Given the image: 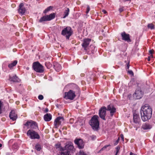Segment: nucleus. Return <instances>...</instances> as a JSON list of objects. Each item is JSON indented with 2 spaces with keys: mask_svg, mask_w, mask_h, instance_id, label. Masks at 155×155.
Instances as JSON below:
<instances>
[{
  "mask_svg": "<svg viewBox=\"0 0 155 155\" xmlns=\"http://www.w3.org/2000/svg\"><path fill=\"white\" fill-rule=\"evenodd\" d=\"M17 60H15L12 63L9 64L8 65V67L10 69L12 68V67L15 66L17 63Z\"/></svg>",
  "mask_w": 155,
  "mask_h": 155,
  "instance_id": "nucleus-25",
  "label": "nucleus"
},
{
  "mask_svg": "<svg viewBox=\"0 0 155 155\" xmlns=\"http://www.w3.org/2000/svg\"><path fill=\"white\" fill-rule=\"evenodd\" d=\"M150 57H149L148 58H147V61H150Z\"/></svg>",
  "mask_w": 155,
  "mask_h": 155,
  "instance_id": "nucleus-47",
  "label": "nucleus"
},
{
  "mask_svg": "<svg viewBox=\"0 0 155 155\" xmlns=\"http://www.w3.org/2000/svg\"><path fill=\"white\" fill-rule=\"evenodd\" d=\"M2 120H3V119H2Z\"/></svg>",
  "mask_w": 155,
  "mask_h": 155,
  "instance_id": "nucleus-55",
  "label": "nucleus"
},
{
  "mask_svg": "<svg viewBox=\"0 0 155 155\" xmlns=\"http://www.w3.org/2000/svg\"><path fill=\"white\" fill-rule=\"evenodd\" d=\"M152 126L148 124H144L142 125V128L144 130H148L150 129Z\"/></svg>",
  "mask_w": 155,
  "mask_h": 155,
  "instance_id": "nucleus-23",
  "label": "nucleus"
},
{
  "mask_svg": "<svg viewBox=\"0 0 155 155\" xmlns=\"http://www.w3.org/2000/svg\"><path fill=\"white\" fill-rule=\"evenodd\" d=\"M116 151L115 152V155H117L118 153H119V150L120 149V147L119 146H117L116 148Z\"/></svg>",
  "mask_w": 155,
  "mask_h": 155,
  "instance_id": "nucleus-29",
  "label": "nucleus"
},
{
  "mask_svg": "<svg viewBox=\"0 0 155 155\" xmlns=\"http://www.w3.org/2000/svg\"><path fill=\"white\" fill-rule=\"evenodd\" d=\"M2 120H3V119H2Z\"/></svg>",
  "mask_w": 155,
  "mask_h": 155,
  "instance_id": "nucleus-54",
  "label": "nucleus"
},
{
  "mask_svg": "<svg viewBox=\"0 0 155 155\" xmlns=\"http://www.w3.org/2000/svg\"><path fill=\"white\" fill-rule=\"evenodd\" d=\"M114 107L113 106L110 105H108L107 107V110L108 111H110L112 109V108Z\"/></svg>",
  "mask_w": 155,
  "mask_h": 155,
  "instance_id": "nucleus-34",
  "label": "nucleus"
},
{
  "mask_svg": "<svg viewBox=\"0 0 155 155\" xmlns=\"http://www.w3.org/2000/svg\"><path fill=\"white\" fill-rule=\"evenodd\" d=\"M130 0H124V2H126V1H129Z\"/></svg>",
  "mask_w": 155,
  "mask_h": 155,
  "instance_id": "nucleus-50",
  "label": "nucleus"
},
{
  "mask_svg": "<svg viewBox=\"0 0 155 155\" xmlns=\"http://www.w3.org/2000/svg\"><path fill=\"white\" fill-rule=\"evenodd\" d=\"M35 149L38 151H40L41 149V146L39 144H37L35 146Z\"/></svg>",
  "mask_w": 155,
  "mask_h": 155,
  "instance_id": "nucleus-31",
  "label": "nucleus"
},
{
  "mask_svg": "<svg viewBox=\"0 0 155 155\" xmlns=\"http://www.w3.org/2000/svg\"><path fill=\"white\" fill-rule=\"evenodd\" d=\"M107 110L106 107L104 106L100 108L99 111V115L100 117L104 120H106L105 117Z\"/></svg>",
  "mask_w": 155,
  "mask_h": 155,
  "instance_id": "nucleus-8",
  "label": "nucleus"
},
{
  "mask_svg": "<svg viewBox=\"0 0 155 155\" xmlns=\"http://www.w3.org/2000/svg\"><path fill=\"white\" fill-rule=\"evenodd\" d=\"M44 119L45 121H49L52 119V116L50 114H46L44 115Z\"/></svg>",
  "mask_w": 155,
  "mask_h": 155,
  "instance_id": "nucleus-20",
  "label": "nucleus"
},
{
  "mask_svg": "<svg viewBox=\"0 0 155 155\" xmlns=\"http://www.w3.org/2000/svg\"><path fill=\"white\" fill-rule=\"evenodd\" d=\"M64 150H66L68 152V155H70V151L74 149L73 144L71 142H69L67 143L64 148Z\"/></svg>",
  "mask_w": 155,
  "mask_h": 155,
  "instance_id": "nucleus-10",
  "label": "nucleus"
},
{
  "mask_svg": "<svg viewBox=\"0 0 155 155\" xmlns=\"http://www.w3.org/2000/svg\"><path fill=\"white\" fill-rule=\"evenodd\" d=\"M130 155H137L134 154L133 153H132L131 152L130 153Z\"/></svg>",
  "mask_w": 155,
  "mask_h": 155,
  "instance_id": "nucleus-48",
  "label": "nucleus"
},
{
  "mask_svg": "<svg viewBox=\"0 0 155 155\" xmlns=\"http://www.w3.org/2000/svg\"><path fill=\"white\" fill-rule=\"evenodd\" d=\"M143 95V92L141 90L140 88L138 87L134 94V97H135L137 99H140L142 97Z\"/></svg>",
  "mask_w": 155,
  "mask_h": 155,
  "instance_id": "nucleus-9",
  "label": "nucleus"
},
{
  "mask_svg": "<svg viewBox=\"0 0 155 155\" xmlns=\"http://www.w3.org/2000/svg\"><path fill=\"white\" fill-rule=\"evenodd\" d=\"M72 32L71 28L70 27H67L62 31L61 34L63 36H65L66 38L69 39L72 35Z\"/></svg>",
  "mask_w": 155,
  "mask_h": 155,
  "instance_id": "nucleus-3",
  "label": "nucleus"
},
{
  "mask_svg": "<svg viewBox=\"0 0 155 155\" xmlns=\"http://www.w3.org/2000/svg\"><path fill=\"white\" fill-rule=\"evenodd\" d=\"M54 68L57 71L59 72L61 70V67L60 64L55 63L54 65Z\"/></svg>",
  "mask_w": 155,
  "mask_h": 155,
  "instance_id": "nucleus-22",
  "label": "nucleus"
},
{
  "mask_svg": "<svg viewBox=\"0 0 155 155\" xmlns=\"http://www.w3.org/2000/svg\"><path fill=\"white\" fill-rule=\"evenodd\" d=\"M141 118L143 121H146L150 119L152 114L151 107L148 104L142 106L140 110Z\"/></svg>",
  "mask_w": 155,
  "mask_h": 155,
  "instance_id": "nucleus-1",
  "label": "nucleus"
},
{
  "mask_svg": "<svg viewBox=\"0 0 155 155\" xmlns=\"http://www.w3.org/2000/svg\"><path fill=\"white\" fill-rule=\"evenodd\" d=\"M130 67V65H129V61L127 64V68L128 69H129Z\"/></svg>",
  "mask_w": 155,
  "mask_h": 155,
  "instance_id": "nucleus-43",
  "label": "nucleus"
},
{
  "mask_svg": "<svg viewBox=\"0 0 155 155\" xmlns=\"http://www.w3.org/2000/svg\"><path fill=\"white\" fill-rule=\"evenodd\" d=\"M56 149L61 151V155H68V152L66 150H64V148L61 146L60 144L57 143L55 145Z\"/></svg>",
  "mask_w": 155,
  "mask_h": 155,
  "instance_id": "nucleus-13",
  "label": "nucleus"
},
{
  "mask_svg": "<svg viewBox=\"0 0 155 155\" xmlns=\"http://www.w3.org/2000/svg\"><path fill=\"white\" fill-rule=\"evenodd\" d=\"M150 57V58H152L153 57V55H152V54H151V55Z\"/></svg>",
  "mask_w": 155,
  "mask_h": 155,
  "instance_id": "nucleus-49",
  "label": "nucleus"
},
{
  "mask_svg": "<svg viewBox=\"0 0 155 155\" xmlns=\"http://www.w3.org/2000/svg\"><path fill=\"white\" fill-rule=\"evenodd\" d=\"M48 108H46L45 110H44V111L45 112H48Z\"/></svg>",
  "mask_w": 155,
  "mask_h": 155,
  "instance_id": "nucleus-45",
  "label": "nucleus"
},
{
  "mask_svg": "<svg viewBox=\"0 0 155 155\" xmlns=\"http://www.w3.org/2000/svg\"><path fill=\"white\" fill-rule=\"evenodd\" d=\"M110 115L112 116L114 113L116 112V109L114 107L112 108V109L110 110Z\"/></svg>",
  "mask_w": 155,
  "mask_h": 155,
  "instance_id": "nucleus-27",
  "label": "nucleus"
},
{
  "mask_svg": "<svg viewBox=\"0 0 155 155\" xmlns=\"http://www.w3.org/2000/svg\"><path fill=\"white\" fill-rule=\"evenodd\" d=\"M120 137L123 141H124V137L123 134H121L120 135Z\"/></svg>",
  "mask_w": 155,
  "mask_h": 155,
  "instance_id": "nucleus-40",
  "label": "nucleus"
},
{
  "mask_svg": "<svg viewBox=\"0 0 155 155\" xmlns=\"http://www.w3.org/2000/svg\"><path fill=\"white\" fill-rule=\"evenodd\" d=\"M55 17V14L54 13L51 14L49 15L44 16L41 18L39 20V22H42L49 21L54 18Z\"/></svg>",
  "mask_w": 155,
  "mask_h": 155,
  "instance_id": "nucleus-5",
  "label": "nucleus"
},
{
  "mask_svg": "<svg viewBox=\"0 0 155 155\" xmlns=\"http://www.w3.org/2000/svg\"><path fill=\"white\" fill-rule=\"evenodd\" d=\"M90 7L89 5H87V10L86 12V14H87L90 11Z\"/></svg>",
  "mask_w": 155,
  "mask_h": 155,
  "instance_id": "nucleus-37",
  "label": "nucleus"
},
{
  "mask_svg": "<svg viewBox=\"0 0 155 155\" xmlns=\"http://www.w3.org/2000/svg\"><path fill=\"white\" fill-rule=\"evenodd\" d=\"M75 144L77 145L79 149H82L84 148V142L81 139H77L74 140Z\"/></svg>",
  "mask_w": 155,
  "mask_h": 155,
  "instance_id": "nucleus-14",
  "label": "nucleus"
},
{
  "mask_svg": "<svg viewBox=\"0 0 155 155\" xmlns=\"http://www.w3.org/2000/svg\"><path fill=\"white\" fill-rule=\"evenodd\" d=\"M80 155H87L86 153H85L83 151L80 152Z\"/></svg>",
  "mask_w": 155,
  "mask_h": 155,
  "instance_id": "nucleus-41",
  "label": "nucleus"
},
{
  "mask_svg": "<svg viewBox=\"0 0 155 155\" xmlns=\"http://www.w3.org/2000/svg\"><path fill=\"white\" fill-rule=\"evenodd\" d=\"M123 8H124L123 7H122L119 9V11L120 12V13L123 11V10H124Z\"/></svg>",
  "mask_w": 155,
  "mask_h": 155,
  "instance_id": "nucleus-38",
  "label": "nucleus"
},
{
  "mask_svg": "<svg viewBox=\"0 0 155 155\" xmlns=\"http://www.w3.org/2000/svg\"><path fill=\"white\" fill-rule=\"evenodd\" d=\"M69 12L70 10L69 8H66L65 9L64 12V16L63 17V18H65L66 17L68 16L69 15Z\"/></svg>",
  "mask_w": 155,
  "mask_h": 155,
  "instance_id": "nucleus-24",
  "label": "nucleus"
},
{
  "mask_svg": "<svg viewBox=\"0 0 155 155\" xmlns=\"http://www.w3.org/2000/svg\"><path fill=\"white\" fill-rule=\"evenodd\" d=\"M2 104L1 102V101H0V114H1L2 113Z\"/></svg>",
  "mask_w": 155,
  "mask_h": 155,
  "instance_id": "nucleus-32",
  "label": "nucleus"
},
{
  "mask_svg": "<svg viewBox=\"0 0 155 155\" xmlns=\"http://www.w3.org/2000/svg\"><path fill=\"white\" fill-rule=\"evenodd\" d=\"M38 98L40 100H42L44 98L43 96L42 95H39L38 96Z\"/></svg>",
  "mask_w": 155,
  "mask_h": 155,
  "instance_id": "nucleus-36",
  "label": "nucleus"
},
{
  "mask_svg": "<svg viewBox=\"0 0 155 155\" xmlns=\"http://www.w3.org/2000/svg\"><path fill=\"white\" fill-rule=\"evenodd\" d=\"M121 35L123 40L127 41L128 42H131V40L130 38L129 34H126L125 32H123L121 33Z\"/></svg>",
  "mask_w": 155,
  "mask_h": 155,
  "instance_id": "nucleus-12",
  "label": "nucleus"
},
{
  "mask_svg": "<svg viewBox=\"0 0 155 155\" xmlns=\"http://www.w3.org/2000/svg\"><path fill=\"white\" fill-rule=\"evenodd\" d=\"M27 134V136L31 139H39L40 138V136L37 133L33 130H29Z\"/></svg>",
  "mask_w": 155,
  "mask_h": 155,
  "instance_id": "nucleus-6",
  "label": "nucleus"
},
{
  "mask_svg": "<svg viewBox=\"0 0 155 155\" xmlns=\"http://www.w3.org/2000/svg\"><path fill=\"white\" fill-rule=\"evenodd\" d=\"M147 27L148 28H150L151 30L154 29V25L152 23L149 24L147 25Z\"/></svg>",
  "mask_w": 155,
  "mask_h": 155,
  "instance_id": "nucleus-28",
  "label": "nucleus"
},
{
  "mask_svg": "<svg viewBox=\"0 0 155 155\" xmlns=\"http://www.w3.org/2000/svg\"><path fill=\"white\" fill-rule=\"evenodd\" d=\"M91 46H92V49L91 50V52L92 53H94L95 51H96V49H95V47L93 45H91Z\"/></svg>",
  "mask_w": 155,
  "mask_h": 155,
  "instance_id": "nucleus-33",
  "label": "nucleus"
},
{
  "mask_svg": "<svg viewBox=\"0 0 155 155\" xmlns=\"http://www.w3.org/2000/svg\"><path fill=\"white\" fill-rule=\"evenodd\" d=\"M91 40V39L88 38L83 40V43H82V46L84 48V50H86V48L89 45Z\"/></svg>",
  "mask_w": 155,
  "mask_h": 155,
  "instance_id": "nucleus-15",
  "label": "nucleus"
},
{
  "mask_svg": "<svg viewBox=\"0 0 155 155\" xmlns=\"http://www.w3.org/2000/svg\"><path fill=\"white\" fill-rule=\"evenodd\" d=\"M83 75H84V74H81V76H83Z\"/></svg>",
  "mask_w": 155,
  "mask_h": 155,
  "instance_id": "nucleus-53",
  "label": "nucleus"
},
{
  "mask_svg": "<svg viewBox=\"0 0 155 155\" xmlns=\"http://www.w3.org/2000/svg\"><path fill=\"white\" fill-rule=\"evenodd\" d=\"M59 131L60 132H61V131L60 130H59Z\"/></svg>",
  "mask_w": 155,
  "mask_h": 155,
  "instance_id": "nucleus-52",
  "label": "nucleus"
},
{
  "mask_svg": "<svg viewBox=\"0 0 155 155\" xmlns=\"http://www.w3.org/2000/svg\"><path fill=\"white\" fill-rule=\"evenodd\" d=\"M2 146V144L0 143V147H1Z\"/></svg>",
  "mask_w": 155,
  "mask_h": 155,
  "instance_id": "nucleus-51",
  "label": "nucleus"
},
{
  "mask_svg": "<svg viewBox=\"0 0 155 155\" xmlns=\"http://www.w3.org/2000/svg\"><path fill=\"white\" fill-rule=\"evenodd\" d=\"M9 80L13 82H19L20 80L16 75L12 76H9Z\"/></svg>",
  "mask_w": 155,
  "mask_h": 155,
  "instance_id": "nucleus-19",
  "label": "nucleus"
},
{
  "mask_svg": "<svg viewBox=\"0 0 155 155\" xmlns=\"http://www.w3.org/2000/svg\"><path fill=\"white\" fill-rule=\"evenodd\" d=\"M133 120L134 123L135 124H138L140 120L139 115L136 114H134Z\"/></svg>",
  "mask_w": 155,
  "mask_h": 155,
  "instance_id": "nucleus-21",
  "label": "nucleus"
},
{
  "mask_svg": "<svg viewBox=\"0 0 155 155\" xmlns=\"http://www.w3.org/2000/svg\"><path fill=\"white\" fill-rule=\"evenodd\" d=\"M33 68L37 72L42 73L44 71L43 66L38 61L33 63Z\"/></svg>",
  "mask_w": 155,
  "mask_h": 155,
  "instance_id": "nucleus-4",
  "label": "nucleus"
},
{
  "mask_svg": "<svg viewBox=\"0 0 155 155\" xmlns=\"http://www.w3.org/2000/svg\"><path fill=\"white\" fill-rule=\"evenodd\" d=\"M90 137L92 140H94L96 138V136L94 135H92Z\"/></svg>",
  "mask_w": 155,
  "mask_h": 155,
  "instance_id": "nucleus-35",
  "label": "nucleus"
},
{
  "mask_svg": "<svg viewBox=\"0 0 155 155\" xmlns=\"http://www.w3.org/2000/svg\"><path fill=\"white\" fill-rule=\"evenodd\" d=\"M128 73L130 74L133 75L134 73L131 70H129L128 71Z\"/></svg>",
  "mask_w": 155,
  "mask_h": 155,
  "instance_id": "nucleus-39",
  "label": "nucleus"
},
{
  "mask_svg": "<svg viewBox=\"0 0 155 155\" xmlns=\"http://www.w3.org/2000/svg\"><path fill=\"white\" fill-rule=\"evenodd\" d=\"M111 145L110 144H109L108 145L104 146L102 148H101L100 151H102L104 150H105L107 149V148H108V149H107V150H109L110 149V147Z\"/></svg>",
  "mask_w": 155,
  "mask_h": 155,
  "instance_id": "nucleus-26",
  "label": "nucleus"
},
{
  "mask_svg": "<svg viewBox=\"0 0 155 155\" xmlns=\"http://www.w3.org/2000/svg\"><path fill=\"white\" fill-rule=\"evenodd\" d=\"M64 120V118L63 117H59L56 118L54 121V125L55 126H57V125H60L61 123V121Z\"/></svg>",
  "mask_w": 155,
  "mask_h": 155,
  "instance_id": "nucleus-18",
  "label": "nucleus"
},
{
  "mask_svg": "<svg viewBox=\"0 0 155 155\" xmlns=\"http://www.w3.org/2000/svg\"><path fill=\"white\" fill-rule=\"evenodd\" d=\"M119 140H120V138L119 137H118V139H117V141H116V143H115V145H117V144L119 142Z\"/></svg>",
  "mask_w": 155,
  "mask_h": 155,
  "instance_id": "nucleus-42",
  "label": "nucleus"
},
{
  "mask_svg": "<svg viewBox=\"0 0 155 155\" xmlns=\"http://www.w3.org/2000/svg\"><path fill=\"white\" fill-rule=\"evenodd\" d=\"M102 12H103L104 14H106L107 13L106 11L104 9L102 10Z\"/></svg>",
  "mask_w": 155,
  "mask_h": 155,
  "instance_id": "nucleus-46",
  "label": "nucleus"
},
{
  "mask_svg": "<svg viewBox=\"0 0 155 155\" xmlns=\"http://www.w3.org/2000/svg\"><path fill=\"white\" fill-rule=\"evenodd\" d=\"M23 6L24 4L23 3H21L19 6V8H18V12L19 14L22 15L25 13L26 10L25 8Z\"/></svg>",
  "mask_w": 155,
  "mask_h": 155,
  "instance_id": "nucleus-17",
  "label": "nucleus"
},
{
  "mask_svg": "<svg viewBox=\"0 0 155 155\" xmlns=\"http://www.w3.org/2000/svg\"><path fill=\"white\" fill-rule=\"evenodd\" d=\"M9 117L13 121L15 120L17 118V114L14 110H12L9 114Z\"/></svg>",
  "mask_w": 155,
  "mask_h": 155,
  "instance_id": "nucleus-16",
  "label": "nucleus"
},
{
  "mask_svg": "<svg viewBox=\"0 0 155 155\" xmlns=\"http://www.w3.org/2000/svg\"><path fill=\"white\" fill-rule=\"evenodd\" d=\"M52 7L51 6H49L45 10L44 12V13H46L48 11H49L51 9H52Z\"/></svg>",
  "mask_w": 155,
  "mask_h": 155,
  "instance_id": "nucleus-30",
  "label": "nucleus"
},
{
  "mask_svg": "<svg viewBox=\"0 0 155 155\" xmlns=\"http://www.w3.org/2000/svg\"><path fill=\"white\" fill-rule=\"evenodd\" d=\"M98 116L94 115L91 118L90 122V124L93 129L94 130H97L99 127V122L98 120Z\"/></svg>",
  "mask_w": 155,
  "mask_h": 155,
  "instance_id": "nucleus-2",
  "label": "nucleus"
},
{
  "mask_svg": "<svg viewBox=\"0 0 155 155\" xmlns=\"http://www.w3.org/2000/svg\"><path fill=\"white\" fill-rule=\"evenodd\" d=\"M64 94V98L71 100H73L75 97L74 92L71 90H70L68 92H65Z\"/></svg>",
  "mask_w": 155,
  "mask_h": 155,
  "instance_id": "nucleus-7",
  "label": "nucleus"
},
{
  "mask_svg": "<svg viewBox=\"0 0 155 155\" xmlns=\"http://www.w3.org/2000/svg\"><path fill=\"white\" fill-rule=\"evenodd\" d=\"M153 50H150L149 51L150 54H152L153 53Z\"/></svg>",
  "mask_w": 155,
  "mask_h": 155,
  "instance_id": "nucleus-44",
  "label": "nucleus"
},
{
  "mask_svg": "<svg viewBox=\"0 0 155 155\" xmlns=\"http://www.w3.org/2000/svg\"><path fill=\"white\" fill-rule=\"evenodd\" d=\"M24 125L28 126V128H31L32 129H35L38 126L36 123L32 120L28 121Z\"/></svg>",
  "mask_w": 155,
  "mask_h": 155,
  "instance_id": "nucleus-11",
  "label": "nucleus"
}]
</instances>
